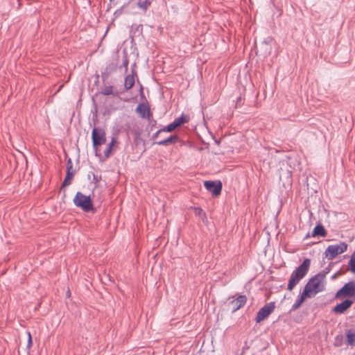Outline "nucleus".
Returning a JSON list of instances; mask_svg holds the SVG:
<instances>
[{
  "label": "nucleus",
  "instance_id": "nucleus-11",
  "mask_svg": "<svg viewBox=\"0 0 355 355\" xmlns=\"http://www.w3.org/2000/svg\"><path fill=\"white\" fill-rule=\"evenodd\" d=\"M247 297L244 295H239L237 298L232 300L229 305L232 307V312H235L245 305Z\"/></svg>",
  "mask_w": 355,
  "mask_h": 355
},
{
  "label": "nucleus",
  "instance_id": "nucleus-29",
  "mask_svg": "<svg viewBox=\"0 0 355 355\" xmlns=\"http://www.w3.org/2000/svg\"><path fill=\"white\" fill-rule=\"evenodd\" d=\"M162 132V129H159V130H157L155 134L153 135L152 136V139L153 140H155L158 137L159 135H160V133Z\"/></svg>",
  "mask_w": 355,
  "mask_h": 355
},
{
  "label": "nucleus",
  "instance_id": "nucleus-42",
  "mask_svg": "<svg viewBox=\"0 0 355 355\" xmlns=\"http://www.w3.org/2000/svg\"><path fill=\"white\" fill-rule=\"evenodd\" d=\"M353 253L355 254V251Z\"/></svg>",
  "mask_w": 355,
  "mask_h": 355
},
{
  "label": "nucleus",
  "instance_id": "nucleus-40",
  "mask_svg": "<svg viewBox=\"0 0 355 355\" xmlns=\"http://www.w3.org/2000/svg\"><path fill=\"white\" fill-rule=\"evenodd\" d=\"M91 177V175L90 174H88V178L89 179Z\"/></svg>",
  "mask_w": 355,
  "mask_h": 355
},
{
  "label": "nucleus",
  "instance_id": "nucleus-9",
  "mask_svg": "<svg viewBox=\"0 0 355 355\" xmlns=\"http://www.w3.org/2000/svg\"><path fill=\"white\" fill-rule=\"evenodd\" d=\"M136 112L143 119H147L150 121L153 114L150 112V107L145 103H139L135 110Z\"/></svg>",
  "mask_w": 355,
  "mask_h": 355
},
{
  "label": "nucleus",
  "instance_id": "nucleus-31",
  "mask_svg": "<svg viewBox=\"0 0 355 355\" xmlns=\"http://www.w3.org/2000/svg\"><path fill=\"white\" fill-rule=\"evenodd\" d=\"M67 173H74L76 174V169L73 168V166H67Z\"/></svg>",
  "mask_w": 355,
  "mask_h": 355
},
{
  "label": "nucleus",
  "instance_id": "nucleus-20",
  "mask_svg": "<svg viewBox=\"0 0 355 355\" xmlns=\"http://www.w3.org/2000/svg\"><path fill=\"white\" fill-rule=\"evenodd\" d=\"M150 6V1L149 0H144V1L139 0L137 2V6L144 11H146Z\"/></svg>",
  "mask_w": 355,
  "mask_h": 355
},
{
  "label": "nucleus",
  "instance_id": "nucleus-2",
  "mask_svg": "<svg viewBox=\"0 0 355 355\" xmlns=\"http://www.w3.org/2000/svg\"><path fill=\"white\" fill-rule=\"evenodd\" d=\"M304 288H308V293L310 295L311 293L317 294L324 291L325 281L324 279V276L320 274H316L309 280Z\"/></svg>",
  "mask_w": 355,
  "mask_h": 355
},
{
  "label": "nucleus",
  "instance_id": "nucleus-41",
  "mask_svg": "<svg viewBox=\"0 0 355 355\" xmlns=\"http://www.w3.org/2000/svg\"><path fill=\"white\" fill-rule=\"evenodd\" d=\"M110 1H112L113 0H110Z\"/></svg>",
  "mask_w": 355,
  "mask_h": 355
},
{
  "label": "nucleus",
  "instance_id": "nucleus-35",
  "mask_svg": "<svg viewBox=\"0 0 355 355\" xmlns=\"http://www.w3.org/2000/svg\"><path fill=\"white\" fill-rule=\"evenodd\" d=\"M32 338H30V339H28L27 347L30 348L32 346Z\"/></svg>",
  "mask_w": 355,
  "mask_h": 355
},
{
  "label": "nucleus",
  "instance_id": "nucleus-18",
  "mask_svg": "<svg viewBox=\"0 0 355 355\" xmlns=\"http://www.w3.org/2000/svg\"><path fill=\"white\" fill-rule=\"evenodd\" d=\"M74 175V173H66V176L62 184L60 190H62L64 187H67L71 184V181Z\"/></svg>",
  "mask_w": 355,
  "mask_h": 355
},
{
  "label": "nucleus",
  "instance_id": "nucleus-4",
  "mask_svg": "<svg viewBox=\"0 0 355 355\" xmlns=\"http://www.w3.org/2000/svg\"><path fill=\"white\" fill-rule=\"evenodd\" d=\"M348 245L345 242H340L329 245L324 251V256L328 260L334 259L336 256L347 251Z\"/></svg>",
  "mask_w": 355,
  "mask_h": 355
},
{
  "label": "nucleus",
  "instance_id": "nucleus-32",
  "mask_svg": "<svg viewBox=\"0 0 355 355\" xmlns=\"http://www.w3.org/2000/svg\"><path fill=\"white\" fill-rule=\"evenodd\" d=\"M342 274H343V272H342L341 270H339V271H338L337 272H336L334 275H332L331 279H336L338 276L341 275Z\"/></svg>",
  "mask_w": 355,
  "mask_h": 355
},
{
  "label": "nucleus",
  "instance_id": "nucleus-37",
  "mask_svg": "<svg viewBox=\"0 0 355 355\" xmlns=\"http://www.w3.org/2000/svg\"><path fill=\"white\" fill-rule=\"evenodd\" d=\"M28 339H30V338H32L31 334L29 331L28 332Z\"/></svg>",
  "mask_w": 355,
  "mask_h": 355
},
{
  "label": "nucleus",
  "instance_id": "nucleus-33",
  "mask_svg": "<svg viewBox=\"0 0 355 355\" xmlns=\"http://www.w3.org/2000/svg\"><path fill=\"white\" fill-rule=\"evenodd\" d=\"M349 270L355 274V266L354 265H348Z\"/></svg>",
  "mask_w": 355,
  "mask_h": 355
},
{
  "label": "nucleus",
  "instance_id": "nucleus-25",
  "mask_svg": "<svg viewBox=\"0 0 355 355\" xmlns=\"http://www.w3.org/2000/svg\"><path fill=\"white\" fill-rule=\"evenodd\" d=\"M175 128H176V127L175 126V123H173L172 122L170 124H168V125H166L161 129H162V132H171L173 131Z\"/></svg>",
  "mask_w": 355,
  "mask_h": 355
},
{
  "label": "nucleus",
  "instance_id": "nucleus-10",
  "mask_svg": "<svg viewBox=\"0 0 355 355\" xmlns=\"http://www.w3.org/2000/svg\"><path fill=\"white\" fill-rule=\"evenodd\" d=\"M354 304V301L352 300L346 299L341 303L338 304L335 306L332 311L337 314L344 313L348 309H349Z\"/></svg>",
  "mask_w": 355,
  "mask_h": 355
},
{
  "label": "nucleus",
  "instance_id": "nucleus-21",
  "mask_svg": "<svg viewBox=\"0 0 355 355\" xmlns=\"http://www.w3.org/2000/svg\"><path fill=\"white\" fill-rule=\"evenodd\" d=\"M116 142V139L114 137H113L110 143L109 144L107 148L105 151V157L106 158H108L110 157V153H111L112 150V147H113V146L114 145V144Z\"/></svg>",
  "mask_w": 355,
  "mask_h": 355
},
{
  "label": "nucleus",
  "instance_id": "nucleus-7",
  "mask_svg": "<svg viewBox=\"0 0 355 355\" xmlns=\"http://www.w3.org/2000/svg\"><path fill=\"white\" fill-rule=\"evenodd\" d=\"M275 302H270L269 303L266 304L263 307H261L257 313V316L255 318L256 322L259 323L267 318L275 310Z\"/></svg>",
  "mask_w": 355,
  "mask_h": 355
},
{
  "label": "nucleus",
  "instance_id": "nucleus-3",
  "mask_svg": "<svg viewBox=\"0 0 355 355\" xmlns=\"http://www.w3.org/2000/svg\"><path fill=\"white\" fill-rule=\"evenodd\" d=\"M76 207L80 208L85 212H89L94 210V205L90 196H85L78 191L73 200Z\"/></svg>",
  "mask_w": 355,
  "mask_h": 355
},
{
  "label": "nucleus",
  "instance_id": "nucleus-22",
  "mask_svg": "<svg viewBox=\"0 0 355 355\" xmlns=\"http://www.w3.org/2000/svg\"><path fill=\"white\" fill-rule=\"evenodd\" d=\"M127 6L128 3H124L121 8L116 10L115 12H114V18H117L119 16H121L125 12L124 10Z\"/></svg>",
  "mask_w": 355,
  "mask_h": 355
},
{
  "label": "nucleus",
  "instance_id": "nucleus-1",
  "mask_svg": "<svg viewBox=\"0 0 355 355\" xmlns=\"http://www.w3.org/2000/svg\"><path fill=\"white\" fill-rule=\"evenodd\" d=\"M311 265V260L305 259L302 263L292 272L288 284L287 289L292 291L294 287L308 273Z\"/></svg>",
  "mask_w": 355,
  "mask_h": 355
},
{
  "label": "nucleus",
  "instance_id": "nucleus-19",
  "mask_svg": "<svg viewBox=\"0 0 355 355\" xmlns=\"http://www.w3.org/2000/svg\"><path fill=\"white\" fill-rule=\"evenodd\" d=\"M101 93L105 96H109L112 94L113 96H116L119 95L118 92L113 91V87L112 85L105 86L104 88L102 89Z\"/></svg>",
  "mask_w": 355,
  "mask_h": 355
},
{
  "label": "nucleus",
  "instance_id": "nucleus-38",
  "mask_svg": "<svg viewBox=\"0 0 355 355\" xmlns=\"http://www.w3.org/2000/svg\"><path fill=\"white\" fill-rule=\"evenodd\" d=\"M143 88H142V86H141V88H140V92H141V94L143 95Z\"/></svg>",
  "mask_w": 355,
  "mask_h": 355
},
{
  "label": "nucleus",
  "instance_id": "nucleus-13",
  "mask_svg": "<svg viewBox=\"0 0 355 355\" xmlns=\"http://www.w3.org/2000/svg\"><path fill=\"white\" fill-rule=\"evenodd\" d=\"M179 140V137L177 135H171L166 139L155 141L153 144H157L159 146H168L169 144H175Z\"/></svg>",
  "mask_w": 355,
  "mask_h": 355
},
{
  "label": "nucleus",
  "instance_id": "nucleus-14",
  "mask_svg": "<svg viewBox=\"0 0 355 355\" xmlns=\"http://www.w3.org/2000/svg\"><path fill=\"white\" fill-rule=\"evenodd\" d=\"M327 235V231L322 224H318L313 228L312 232V236H322L324 237Z\"/></svg>",
  "mask_w": 355,
  "mask_h": 355
},
{
  "label": "nucleus",
  "instance_id": "nucleus-15",
  "mask_svg": "<svg viewBox=\"0 0 355 355\" xmlns=\"http://www.w3.org/2000/svg\"><path fill=\"white\" fill-rule=\"evenodd\" d=\"M345 335L347 338V345L352 347L355 346V330L349 329L346 330Z\"/></svg>",
  "mask_w": 355,
  "mask_h": 355
},
{
  "label": "nucleus",
  "instance_id": "nucleus-17",
  "mask_svg": "<svg viewBox=\"0 0 355 355\" xmlns=\"http://www.w3.org/2000/svg\"><path fill=\"white\" fill-rule=\"evenodd\" d=\"M189 116L188 115L182 114L180 116L176 118L173 123H175L176 128L189 122Z\"/></svg>",
  "mask_w": 355,
  "mask_h": 355
},
{
  "label": "nucleus",
  "instance_id": "nucleus-8",
  "mask_svg": "<svg viewBox=\"0 0 355 355\" xmlns=\"http://www.w3.org/2000/svg\"><path fill=\"white\" fill-rule=\"evenodd\" d=\"M205 189L211 192L213 196H218L222 191V183L220 181L207 180L204 182Z\"/></svg>",
  "mask_w": 355,
  "mask_h": 355
},
{
  "label": "nucleus",
  "instance_id": "nucleus-16",
  "mask_svg": "<svg viewBox=\"0 0 355 355\" xmlns=\"http://www.w3.org/2000/svg\"><path fill=\"white\" fill-rule=\"evenodd\" d=\"M135 84V78L134 75H128L125 77V81H124V88L125 90H129Z\"/></svg>",
  "mask_w": 355,
  "mask_h": 355
},
{
  "label": "nucleus",
  "instance_id": "nucleus-27",
  "mask_svg": "<svg viewBox=\"0 0 355 355\" xmlns=\"http://www.w3.org/2000/svg\"><path fill=\"white\" fill-rule=\"evenodd\" d=\"M128 63H129V62H128V58L126 55H125L123 58V65L125 67V71H127V69H128Z\"/></svg>",
  "mask_w": 355,
  "mask_h": 355
},
{
  "label": "nucleus",
  "instance_id": "nucleus-28",
  "mask_svg": "<svg viewBox=\"0 0 355 355\" xmlns=\"http://www.w3.org/2000/svg\"><path fill=\"white\" fill-rule=\"evenodd\" d=\"M92 176H93V180H92V181H93L95 184L98 183V182L101 180V176H98V175H95V174H94V173H92Z\"/></svg>",
  "mask_w": 355,
  "mask_h": 355
},
{
  "label": "nucleus",
  "instance_id": "nucleus-24",
  "mask_svg": "<svg viewBox=\"0 0 355 355\" xmlns=\"http://www.w3.org/2000/svg\"><path fill=\"white\" fill-rule=\"evenodd\" d=\"M194 211L195 214L199 216L202 220H204V219L206 218V214L200 207H195Z\"/></svg>",
  "mask_w": 355,
  "mask_h": 355
},
{
  "label": "nucleus",
  "instance_id": "nucleus-23",
  "mask_svg": "<svg viewBox=\"0 0 355 355\" xmlns=\"http://www.w3.org/2000/svg\"><path fill=\"white\" fill-rule=\"evenodd\" d=\"M334 263L331 262L322 272H319L324 276V279H325L326 275L331 271Z\"/></svg>",
  "mask_w": 355,
  "mask_h": 355
},
{
  "label": "nucleus",
  "instance_id": "nucleus-34",
  "mask_svg": "<svg viewBox=\"0 0 355 355\" xmlns=\"http://www.w3.org/2000/svg\"><path fill=\"white\" fill-rule=\"evenodd\" d=\"M67 166H70V167L73 166V163H72V160H71V158H69V159H67Z\"/></svg>",
  "mask_w": 355,
  "mask_h": 355
},
{
  "label": "nucleus",
  "instance_id": "nucleus-26",
  "mask_svg": "<svg viewBox=\"0 0 355 355\" xmlns=\"http://www.w3.org/2000/svg\"><path fill=\"white\" fill-rule=\"evenodd\" d=\"M343 343V335H337L335 338V343L334 345L336 347H340L342 345Z\"/></svg>",
  "mask_w": 355,
  "mask_h": 355
},
{
  "label": "nucleus",
  "instance_id": "nucleus-12",
  "mask_svg": "<svg viewBox=\"0 0 355 355\" xmlns=\"http://www.w3.org/2000/svg\"><path fill=\"white\" fill-rule=\"evenodd\" d=\"M308 288H304L302 293L298 296L296 302L292 305L291 311H295L299 309L305 301L306 298L311 297V295L308 293Z\"/></svg>",
  "mask_w": 355,
  "mask_h": 355
},
{
  "label": "nucleus",
  "instance_id": "nucleus-39",
  "mask_svg": "<svg viewBox=\"0 0 355 355\" xmlns=\"http://www.w3.org/2000/svg\"><path fill=\"white\" fill-rule=\"evenodd\" d=\"M65 196H66L65 191H64V193H63V197H65Z\"/></svg>",
  "mask_w": 355,
  "mask_h": 355
},
{
  "label": "nucleus",
  "instance_id": "nucleus-5",
  "mask_svg": "<svg viewBox=\"0 0 355 355\" xmlns=\"http://www.w3.org/2000/svg\"><path fill=\"white\" fill-rule=\"evenodd\" d=\"M92 139L94 149L96 151V155H98L97 148L98 146L104 144L106 142L105 132L99 128H94L92 132Z\"/></svg>",
  "mask_w": 355,
  "mask_h": 355
},
{
  "label": "nucleus",
  "instance_id": "nucleus-30",
  "mask_svg": "<svg viewBox=\"0 0 355 355\" xmlns=\"http://www.w3.org/2000/svg\"><path fill=\"white\" fill-rule=\"evenodd\" d=\"M348 265H354L355 266V254H352L351 258L348 262Z\"/></svg>",
  "mask_w": 355,
  "mask_h": 355
},
{
  "label": "nucleus",
  "instance_id": "nucleus-36",
  "mask_svg": "<svg viewBox=\"0 0 355 355\" xmlns=\"http://www.w3.org/2000/svg\"><path fill=\"white\" fill-rule=\"evenodd\" d=\"M287 177L290 179L289 182H291V173L290 171L286 172Z\"/></svg>",
  "mask_w": 355,
  "mask_h": 355
},
{
  "label": "nucleus",
  "instance_id": "nucleus-6",
  "mask_svg": "<svg viewBox=\"0 0 355 355\" xmlns=\"http://www.w3.org/2000/svg\"><path fill=\"white\" fill-rule=\"evenodd\" d=\"M355 295V280L350 281L340 288L336 293L335 297L340 299L345 297H353Z\"/></svg>",
  "mask_w": 355,
  "mask_h": 355
}]
</instances>
